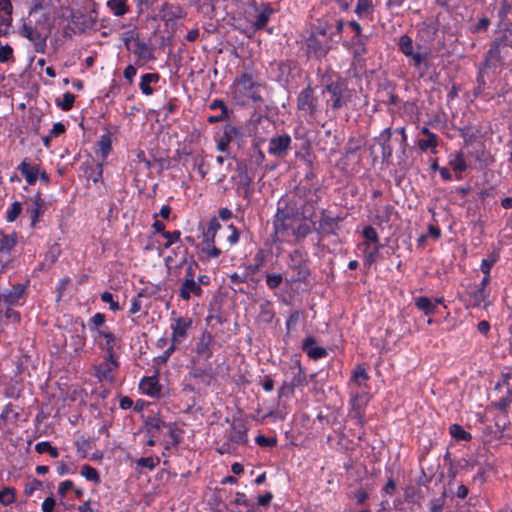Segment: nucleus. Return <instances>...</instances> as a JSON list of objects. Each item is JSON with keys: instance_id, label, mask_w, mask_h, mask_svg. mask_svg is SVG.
Segmentation results:
<instances>
[{"instance_id": "60", "label": "nucleus", "mask_w": 512, "mask_h": 512, "mask_svg": "<svg viewBox=\"0 0 512 512\" xmlns=\"http://www.w3.org/2000/svg\"><path fill=\"white\" fill-rule=\"evenodd\" d=\"M194 167L197 169L201 179H204L208 173V169L205 165V160L203 157H195L194 159Z\"/></svg>"}, {"instance_id": "9", "label": "nucleus", "mask_w": 512, "mask_h": 512, "mask_svg": "<svg viewBox=\"0 0 512 512\" xmlns=\"http://www.w3.org/2000/svg\"><path fill=\"white\" fill-rule=\"evenodd\" d=\"M291 141V137L288 134L272 137L269 141L268 153L272 156L283 158L291 147Z\"/></svg>"}, {"instance_id": "46", "label": "nucleus", "mask_w": 512, "mask_h": 512, "mask_svg": "<svg viewBox=\"0 0 512 512\" xmlns=\"http://www.w3.org/2000/svg\"><path fill=\"white\" fill-rule=\"evenodd\" d=\"M399 49L405 56L413 55V40L408 35H402L398 41Z\"/></svg>"}, {"instance_id": "64", "label": "nucleus", "mask_w": 512, "mask_h": 512, "mask_svg": "<svg viewBox=\"0 0 512 512\" xmlns=\"http://www.w3.org/2000/svg\"><path fill=\"white\" fill-rule=\"evenodd\" d=\"M41 487H42V482L37 479H33L32 481H30L29 483L26 484L24 493L27 496H31L36 490L40 489Z\"/></svg>"}, {"instance_id": "58", "label": "nucleus", "mask_w": 512, "mask_h": 512, "mask_svg": "<svg viewBox=\"0 0 512 512\" xmlns=\"http://www.w3.org/2000/svg\"><path fill=\"white\" fill-rule=\"evenodd\" d=\"M309 233H310V227L305 223H300L297 227H295V225L293 226L292 234L296 238H304Z\"/></svg>"}, {"instance_id": "19", "label": "nucleus", "mask_w": 512, "mask_h": 512, "mask_svg": "<svg viewBox=\"0 0 512 512\" xmlns=\"http://www.w3.org/2000/svg\"><path fill=\"white\" fill-rule=\"evenodd\" d=\"M18 170L25 177L29 185L35 184L39 176V166L31 163L28 158H25L18 166Z\"/></svg>"}, {"instance_id": "47", "label": "nucleus", "mask_w": 512, "mask_h": 512, "mask_svg": "<svg viewBox=\"0 0 512 512\" xmlns=\"http://www.w3.org/2000/svg\"><path fill=\"white\" fill-rule=\"evenodd\" d=\"M80 473L88 481H91L96 484L100 482V476L98 471L90 465H83L81 467Z\"/></svg>"}, {"instance_id": "40", "label": "nucleus", "mask_w": 512, "mask_h": 512, "mask_svg": "<svg viewBox=\"0 0 512 512\" xmlns=\"http://www.w3.org/2000/svg\"><path fill=\"white\" fill-rule=\"evenodd\" d=\"M449 432L457 441H468L471 439V434L464 430V428L459 424H452L449 427Z\"/></svg>"}, {"instance_id": "35", "label": "nucleus", "mask_w": 512, "mask_h": 512, "mask_svg": "<svg viewBox=\"0 0 512 512\" xmlns=\"http://www.w3.org/2000/svg\"><path fill=\"white\" fill-rule=\"evenodd\" d=\"M105 323V315L102 313H96L93 315L88 323L89 330L92 333V337L97 335V331L106 330V327H103Z\"/></svg>"}, {"instance_id": "37", "label": "nucleus", "mask_w": 512, "mask_h": 512, "mask_svg": "<svg viewBox=\"0 0 512 512\" xmlns=\"http://www.w3.org/2000/svg\"><path fill=\"white\" fill-rule=\"evenodd\" d=\"M363 236L365 241L359 246H367L369 248L371 245L381 244L378 234L372 226H367L363 229Z\"/></svg>"}, {"instance_id": "38", "label": "nucleus", "mask_w": 512, "mask_h": 512, "mask_svg": "<svg viewBox=\"0 0 512 512\" xmlns=\"http://www.w3.org/2000/svg\"><path fill=\"white\" fill-rule=\"evenodd\" d=\"M364 253V261L366 264H372L376 261L378 253L382 248L381 244L371 245L369 248L367 246H359Z\"/></svg>"}, {"instance_id": "3", "label": "nucleus", "mask_w": 512, "mask_h": 512, "mask_svg": "<svg viewBox=\"0 0 512 512\" xmlns=\"http://www.w3.org/2000/svg\"><path fill=\"white\" fill-rule=\"evenodd\" d=\"M288 268L293 271V276L290 279H286L288 284L305 282L310 275L306 253L299 249L292 251L289 254Z\"/></svg>"}, {"instance_id": "59", "label": "nucleus", "mask_w": 512, "mask_h": 512, "mask_svg": "<svg viewBox=\"0 0 512 512\" xmlns=\"http://www.w3.org/2000/svg\"><path fill=\"white\" fill-rule=\"evenodd\" d=\"M256 443L261 447H273L277 444V440L274 437H266L264 435H258L255 438Z\"/></svg>"}, {"instance_id": "11", "label": "nucleus", "mask_w": 512, "mask_h": 512, "mask_svg": "<svg viewBox=\"0 0 512 512\" xmlns=\"http://www.w3.org/2000/svg\"><path fill=\"white\" fill-rule=\"evenodd\" d=\"M295 223L296 218L294 216L289 215L285 211L278 210L273 222L275 235L280 237L286 232L292 231Z\"/></svg>"}, {"instance_id": "34", "label": "nucleus", "mask_w": 512, "mask_h": 512, "mask_svg": "<svg viewBox=\"0 0 512 512\" xmlns=\"http://www.w3.org/2000/svg\"><path fill=\"white\" fill-rule=\"evenodd\" d=\"M163 18L167 21L179 19L184 17V12L181 7L170 4H165L162 7Z\"/></svg>"}, {"instance_id": "63", "label": "nucleus", "mask_w": 512, "mask_h": 512, "mask_svg": "<svg viewBox=\"0 0 512 512\" xmlns=\"http://www.w3.org/2000/svg\"><path fill=\"white\" fill-rule=\"evenodd\" d=\"M512 403V392H508L507 396L500 398L496 403L495 407L499 410H506Z\"/></svg>"}, {"instance_id": "18", "label": "nucleus", "mask_w": 512, "mask_h": 512, "mask_svg": "<svg viewBox=\"0 0 512 512\" xmlns=\"http://www.w3.org/2000/svg\"><path fill=\"white\" fill-rule=\"evenodd\" d=\"M302 350L313 360H319L328 354L325 348L316 345V340L312 336L304 339Z\"/></svg>"}, {"instance_id": "4", "label": "nucleus", "mask_w": 512, "mask_h": 512, "mask_svg": "<svg viewBox=\"0 0 512 512\" xmlns=\"http://www.w3.org/2000/svg\"><path fill=\"white\" fill-rule=\"evenodd\" d=\"M328 93L327 105L332 109L337 110L344 107L351 98L348 87L341 81L331 82L326 85L323 94Z\"/></svg>"}, {"instance_id": "41", "label": "nucleus", "mask_w": 512, "mask_h": 512, "mask_svg": "<svg viewBox=\"0 0 512 512\" xmlns=\"http://www.w3.org/2000/svg\"><path fill=\"white\" fill-rule=\"evenodd\" d=\"M319 228L323 233L332 234L337 228V221L330 216H322L319 221Z\"/></svg>"}, {"instance_id": "48", "label": "nucleus", "mask_w": 512, "mask_h": 512, "mask_svg": "<svg viewBox=\"0 0 512 512\" xmlns=\"http://www.w3.org/2000/svg\"><path fill=\"white\" fill-rule=\"evenodd\" d=\"M446 503V494L442 493L441 496L433 498L428 503V509L430 512H443Z\"/></svg>"}, {"instance_id": "62", "label": "nucleus", "mask_w": 512, "mask_h": 512, "mask_svg": "<svg viewBox=\"0 0 512 512\" xmlns=\"http://www.w3.org/2000/svg\"><path fill=\"white\" fill-rule=\"evenodd\" d=\"M238 133L239 131L235 126L227 124L223 128L222 136L231 142L238 135Z\"/></svg>"}, {"instance_id": "57", "label": "nucleus", "mask_w": 512, "mask_h": 512, "mask_svg": "<svg viewBox=\"0 0 512 512\" xmlns=\"http://www.w3.org/2000/svg\"><path fill=\"white\" fill-rule=\"evenodd\" d=\"M158 462H159L158 458L155 460L153 457H141L137 460L136 463H137V466H139V467H144L149 470H153L156 467Z\"/></svg>"}, {"instance_id": "31", "label": "nucleus", "mask_w": 512, "mask_h": 512, "mask_svg": "<svg viewBox=\"0 0 512 512\" xmlns=\"http://www.w3.org/2000/svg\"><path fill=\"white\" fill-rule=\"evenodd\" d=\"M449 165L452 167V169L457 174V179H461L462 172H464L467 169V164L464 159L463 153L458 152L454 155H451L450 159H449Z\"/></svg>"}, {"instance_id": "54", "label": "nucleus", "mask_w": 512, "mask_h": 512, "mask_svg": "<svg viewBox=\"0 0 512 512\" xmlns=\"http://www.w3.org/2000/svg\"><path fill=\"white\" fill-rule=\"evenodd\" d=\"M100 297L102 302L109 304V308L111 311L116 312L120 310L119 303L114 300L112 293L105 291L101 294Z\"/></svg>"}, {"instance_id": "21", "label": "nucleus", "mask_w": 512, "mask_h": 512, "mask_svg": "<svg viewBox=\"0 0 512 512\" xmlns=\"http://www.w3.org/2000/svg\"><path fill=\"white\" fill-rule=\"evenodd\" d=\"M26 205L27 206H26L25 212H26V214L29 215V217L31 219V226H35V224L38 220V217L41 214L43 200L39 195H37L34 198L27 201Z\"/></svg>"}, {"instance_id": "51", "label": "nucleus", "mask_w": 512, "mask_h": 512, "mask_svg": "<svg viewBox=\"0 0 512 512\" xmlns=\"http://www.w3.org/2000/svg\"><path fill=\"white\" fill-rule=\"evenodd\" d=\"M22 205L20 202L15 201L10 208L6 211L7 222H14L22 212Z\"/></svg>"}, {"instance_id": "15", "label": "nucleus", "mask_w": 512, "mask_h": 512, "mask_svg": "<svg viewBox=\"0 0 512 512\" xmlns=\"http://www.w3.org/2000/svg\"><path fill=\"white\" fill-rule=\"evenodd\" d=\"M254 7L257 15L255 21L252 23V27L254 30H262L267 26L275 10L270 4H261L260 6L254 4Z\"/></svg>"}, {"instance_id": "13", "label": "nucleus", "mask_w": 512, "mask_h": 512, "mask_svg": "<svg viewBox=\"0 0 512 512\" xmlns=\"http://www.w3.org/2000/svg\"><path fill=\"white\" fill-rule=\"evenodd\" d=\"M93 340L101 350L106 352V355L115 354L116 336L108 329L97 331Z\"/></svg>"}, {"instance_id": "17", "label": "nucleus", "mask_w": 512, "mask_h": 512, "mask_svg": "<svg viewBox=\"0 0 512 512\" xmlns=\"http://www.w3.org/2000/svg\"><path fill=\"white\" fill-rule=\"evenodd\" d=\"M139 388L143 394L150 397L156 398L161 394V385L156 375L144 377L139 383Z\"/></svg>"}, {"instance_id": "43", "label": "nucleus", "mask_w": 512, "mask_h": 512, "mask_svg": "<svg viewBox=\"0 0 512 512\" xmlns=\"http://www.w3.org/2000/svg\"><path fill=\"white\" fill-rule=\"evenodd\" d=\"M229 439L237 444H244L248 441L247 431L244 428L233 427Z\"/></svg>"}, {"instance_id": "24", "label": "nucleus", "mask_w": 512, "mask_h": 512, "mask_svg": "<svg viewBox=\"0 0 512 512\" xmlns=\"http://www.w3.org/2000/svg\"><path fill=\"white\" fill-rule=\"evenodd\" d=\"M25 291V285L17 284L3 292V302L8 305H17Z\"/></svg>"}, {"instance_id": "33", "label": "nucleus", "mask_w": 512, "mask_h": 512, "mask_svg": "<svg viewBox=\"0 0 512 512\" xmlns=\"http://www.w3.org/2000/svg\"><path fill=\"white\" fill-rule=\"evenodd\" d=\"M305 380V377L302 373L301 367H298V372L294 376L291 383H283V385L279 389V397H282L283 395H286V393H293V390L296 386H299L303 383Z\"/></svg>"}, {"instance_id": "52", "label": "nucleus", "mask_w": 512, "mask_h": 512, "mask_svg": "<svg viewBox=\"0 0 512 512\" xmlns=\"http://www.w3.org/2000/svg\"><path fill=\"white\" fill-rule=\"evenodd\" d=\"M438 145L437 135H430V137H426V139H420L418 141V147L422 151H427L428 149H435Z\"/></svg>"}, {"instance_id": "1", "label": "nucleus", "mask_w": 512, "mask_h": 512, "mask_svg": "<svg viewBox=\"0 0 512 512\" xmlns=\"http://www.w3.org/2000/svg\"><path fill=\"white\" fill-rule=\"evenodd\" d=\"M260 84L255 80L253 74L242 73L233 82L235 97L245 104L248 100L254 102L261 101V95L258 92Z\"/></svg>"}, {"instance_id": "29", "label": "nucleus", "mask_w": 512, "mask_h": 512, "mask_svg": "<svg viewBox=\"0 0 512 512\" xmlns=\"http://www.w3.org/2000/svg\"><path fill=\"white\" fill-rule=\"evenodd\" d=\"M158 73H146L141 76V81L139 84L140 90L144 95H152L154 90L151 87V84L157 83L159 81Z\"/></svg>"}, {"instance_id": "42", "label": "nucleus", "mask_w": 512, "mask_h": 512, "mask_svg": "<svg viewBox=\"0 0 512 512\" xmlns=\"http://www.w3.org/2000/svg\"><path fill=\"white\" fill-rule=\"evenodd\" d=\"M366 40H367V37L364 36L362 33H360L359 36L357 34H355L351 38V44L354 47V53L356 55H363L366 53V47H365Z\"/></svg>"}, {"instance_id": "32", "label": "nucleus", "mask_w": 512, "mask_h": 512, "mask_svg": "<svg viewBox=\"0 0 512 512\" xmlns=\"http://www.w3.org/2000/svg\"><path fill=\"white\" fill-rule=\"evenodd\" d=\"M373 11L372 0H357L355 13L359 19L371 18Z\"/></svg>"}, {"instance_id": "7", "label": "nucleus", "mask_w": 512, "mask_h": 512, "mask_svg": "<svg viewBox=\"0 0 512 512\" xmlns=\"http://www.w3.org/2000/svg\"><path fill=\"white\" fill-rule=\"evenodd\" d=\"M119 367V362L115 354L106 355L104 360L95 367V376L100 381L111 382Z\"/></svg>"}, {"instance_id": "30", "label": "nucleus", "mask_w": 512, "mask_h": 512, "mask_svg": "<svg viewBox=\"0 0 512 512\" xmlns=\"http://www.w3.org/2000/svg\"><path fill=\"white\" fill-rule=\"evenodd\" d=\"M415 307L422 311L426 316L432 315L436 312V304L432 299L426 296H420L414 299Z\"/></svg>"}, {"instance_id": "6", "label": "nucleus", "mask_w": 512, "mask_h": 512, "mask_svg": "<svg viewBox=\"0 0 512 512\" xmlns=\"http://www.w3.org/2000/svg\"><path fill=\"white\" fill-rule=\"evenodd\" d=\"M192 323L193 321L189 317L178 316L171 319V342H173L174 345L181 344L187 338Z\"/></svg>"}, {"instance_id": "14", "label": "nucleus", "mask_w": 512, "mask_h": 512, "mask_svg": "<svg viewBox=\"0 0 512 512\" xmlns=\"http://www.w3.org/2000/svg\"><path fill=\"white\" fill-rule=\"evenodd\" d=\"M212 345H213V337L211 333L204 331L195 346V351L197 353L198 359H204L206 362L212 356Z\"/></svg>"}, {"instance_id": "26", "label": "nucleus", "mask_w": 512, "mask_h": 512, "mask_svg": "<svg viewBox=\"0 0 512 512\" xmlns=\"http://www.w3.org/2000/svg\"><path fill=\"white\" fill-rule=\"evenodd\" d=\"M391 136V128H386L381 132V134L377 138V141L382 148L383 159H389L392 156L393 148L390 145Z\"/></svg>"}, {"instance_id": "10", "label": "nucleus", "mask_w": 512, "mask_h": 512, "mask_svg": "<svg viewBox=\"0 0 512 512\" xmlns=\"http://www.w3.org/2000/svg\"><path fill=\"white\" fill-rule=\"evenodd\" d=\"M189 376L198 380L200 383L205 385H210L213 378L214 373L210 363H206L204 365H198L197 360H193V365L189 371Z\"/></svg>"}, {"instance_id": "50", "label": "nucleus", "mask_w": 512, "mask_h": 512, "mask_svg": "<svg viewBox=\"0 0 512 512\" xmlns=\"http://www.w3.org/2000/svg\"><path fill=\"white\" fill-rule=\"evenodd\" d=\"M369 376L365 370V368L358 366L352 375V382H354L357 386H362L368 380Z\"/></svg>"}, {"instance_id": "2", "label": "nucleus", "mask_w": 512, "mask_h": 512, "mask_svg": "<svg viewBox=\"0 0 512 512\" xmlns=\"http://www.w3.org/2000/svg\"><path fill=\"white\" fill-rule=\"evenodd\" d=\"M297 109L307 121H311L321 112L318 97L311 86L303 89L297 97Z\"/></svg>"}, {"instance_id": "20", "label": "nucleus", "mask_w": 512, "mask_h": 512, "mask_svg": "<svg viewBox=\"0 0 512 512\" xmlns=\"http://www.w3.org/2000/svg\"><path fill=\"white\" fill-rule=\"evenodd\" d=\"M19 412L12 403H8L0 413V429L5 430L9 424L16 423Z\"/></svg>"}, {"instance_id": "16", "label": "nucleus", "mask_w": 512, "mask_h": 512, "mask_svg": "<svg viewBox=\"0 0 512 512\" xmlns=\"http://www.w3.org/2000/svg\"><path fill=\"white\" fill-rule=\"evenodd\" d=\"M203 289L196 283V280H182L179 288V297L184 301H189L192 296L200 297Z\"/></svg>"}, {"instance_id": "23", "label": "nucleus", "mask_w": 512, "mask_h": 512, "mask_svg": "<svg viewBox=\"0 0 512 512\" xmlns=\"http://www.w3.org/2000/svg\"><path fill=\"white\" fill-rule=\"evenodd\" d=\"M473 306L487 308L490 305L489 296L490 290L488 286H482L479 283L477 289L472 293Z\"/></svg>"}, {"instance_id": "22", "label": "nucleus", "mask_w": 512, "mask_h": 512, "mask_svg": "<svg viewBox=\"0 0 512 512\" xmlns=\"http://www.w3.org/2000/svg\"><path fill=\"white\" fill-rule=\"evenodd\" d=\"M221 250L215 246V241L203 239L200 247L199 258L201 260H211L218 258Z\"/></svg>"}, {"instance_id": "55", "label": "nucleus", "mask_w": 512, "mask_h": 512, "mask_svg": "<svg viewBox=\"0 0 512 512\" xmlns=\"http://www.w3.org/2000/svg\"><path fill=\"white\" fill-rule=\"evenodd\" d=\"M162 236L166 239L164 247L169 248L171 245L180 240L181 232L179 230H175L173 232L165 231L163 232Z\"/></svg>"}, {"instance_id": "8", "label": "nucleus", "mask_w": 512, "mask_h": 512, "mask_svg": "<svg viewBox=\"0 0 512 512\" xmlns=\"http://www.w3.org/2000/svg\"><path fill=\"white\" fill-rule=\"evenodd\" d=\"M368 402L369 397L367 394H357L353 396L350 400L348 417L356 420L357 424L363 425L365 407L367 406Z\"/></svg>"}, {"instance_id": "5", "label": "nucleus", "mask_w": 512, "mask_h": 512, "mask_svg": "<svg viewBox=\"0 0 512 512\" xmlns=\"http://www.w3.org/2000/svg\"><path fill=\"white\" fill-rule=\"evenodd\" d=\"M145 431L148 436L159 437L163 429H167L172 444L177 445L179 443L178 436L175 433V429L171 423H166L158 415L148 416L145 420Z\"/></svg>"}, {"instance_id": "39", "label": "nucleus", "mask_w": 512, "mask_h": 512, "mask_svg": "<svg viewBox=\"0 0 512 512\" xmlns=\"http://www.w3.org/2000/svg\"><path fill=\"white\" fill-rule=\"evenodd\" d=\"M394 213V207L391 205H385L376 209V220L378 224L389 222L392 214Z\"/></svg>"}, {"instance_id": "44", "label": "nucleus", "mask_w": 512, "mask_h": 512, "mask_svg": "<svg viewBox=\"0 0 512 512\" xmlns=\"http://www.w3.org/2000/svg\"><path fill=\"white\" fill-rule=\"evenodd\" d=\"M16 500V491L14 488L5 487L0 491V503L4 506L11 505Z\"/></svg>"}, {"instance_id": "49", "label": "nucleus", "mask_w": 512, "mask_h": 512, "mask_svg": "<svg viewBox=\"0 0 512 512\" xmlns=\"http://www.w3.org/2000/svg\"><path fill=\"white\" fill-rule=\"evenodd\" d=\"M74 102L75 96L70 92H66L65 94H63L62 99H58L56 101V104L63 111H69L73 107Z\"/></svg>"}, {"instance_id": "53", "label": "nucleus", "mask_w": 512, "mask_h": 512, "mask_svg": "<svg viewBox=\"0 0 512 512\" xmlns=\"http://www.w3.org/2000/svg\"><path fill=\"white\" fill-rule=\"evenodd\" d=\"M283 281V276L277 273H270L266 275V285L269 289H276Z\"/></svg>"}, {"instance_id": "25", "label": "nucleus", "mask_w": 512, "mask_h": 512, "mask_svg": "<svg viewBox=\"0 0 512 512\" xmlns=\"http://www.w3.org/2000/svg\"><path fill=\"white\" fill-rule=\"evenodd\" d=\"M307 48L308 52L317 58L324 57L328 52L327 46L315 35H311L307 39Z\"/></svg>"}, {"instance_id": "61", "label": "nucleus", "mask_w": 512, "mask_h": 512, "mask_svg": "<svg viewBox=\"0 0 512 512\" xmlns=\"http://www.w3.org/2000/svg\"><path fill=\"white\" fill-rule=\"evenodd\" d=\"M13 59V49L10 45L0 46V62L5 63Z\"/></svg>"}, {"instance_id": "28", "label": "nucleus", "mask_w": 512, "mask_h": 512, "mask_svg": "<svg viewBox=\"0 0 512 512\" xmlns=\"http://www.w3.org/2000/svg\"><path fill=\"white\" fill-rule=\"evenodd\" d=\"M106 6L116 17H122L130 11L128 0H108Z\"/></svg>"}, {"instance_id": "45", "label": "nucleus", "mask_w": 512, "mask_h": 512, "mask_svg": "<svg viewBox=\"0 0 512 512\" xmlns=\"http://www.w3.org/2000/svg\"><path fill=\"white\" fill-rule=\"evenodd\" d=\"M220 223L217 218L213 217L208 224L206 231L203 233V239L215 241L217 231L220 229Z\"/></svg>"}, {"instance_id": "56", "label": "nucleus", "mask_w": 512, "mask_h": 512, "mask_svg": "<svg viewBox=\"0 0 512 512\" xmlns=\"http://www.w3.org/2000/svg\"><path fill=\"white\" fill-rule=\"evenodd\" d=\"M99 150L101 152L102 159L105 160L111 150V140L108 136L101 137L99 141Z\"/></svg>"}, {"instance_id": "36", "label": "nucleus", "mask_w": 512, "mask_h": 512, "mask_svg": "<svg viewBox=\"0 0 512 512\" xmlns=\"http://www.w3.org/2000/svg\"><path fill=\"white\" fill-rule=\"evenodd\" d=\"M17 243V235L11 234H0V252L9 253Z\"/></svg>"}, {"instance_id": "27", "label": "nucleus", "mask_w": 512, "mask_h": 512, "mask_svg": "<svg viewBox=\"0 0 512 512\" xmlns=\"http://www.w3.org/2000/svg\"><path fill=\"white\" fill-rule=\"evenodd\" d=\"M497 260H498V255L491 254L488 258H485L481 261L480 270L484 275L483 279L480 282V284H482V286H489L490 281H491L490 272H491L493 265L497 262Z\"/></svg>"}, {"instance_id": "12", "label": "nucleus", "mask_w": 512, "mask_h": 512, "mask_svg": "<svg viewBox=\"0 0 512 512\" xmlns=\"http://www.w3.org/2000/svg\"><path fill=\"white\" fill-rule=\"evenodd\" d=\"M20 34L23 37L29 39L33 43L36 52L44 53L46 48L47 37L42 35L36 28L24 24L20 31Z\"/></svg>"}]
</instances>
